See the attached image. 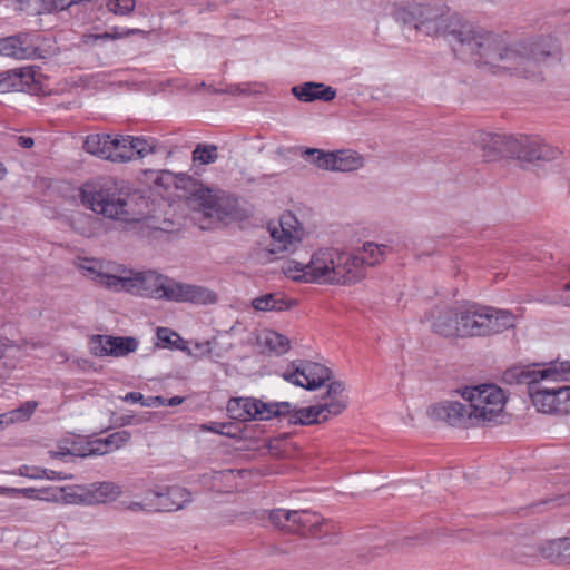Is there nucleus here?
<instances>
[{
    "label": "nucleus",
    "mask_w": 570,
    "mask_h": 570,
    "mask_svg": "<svg viewBox=\"0 0 570 570\" xmlns=\"http://www.w3.org/2000/svg\"><path fill=\"white\" fill-rule=\"evenodd\" d=\"M394 20L431 37H451L453 51L493 73L524 78L541 73L542 65L557 57L558 48L544 38L509 42L503 36L470 24H460L446 8L430 0H402L392 8Z\"/></svg>",
    "instance_id": "obj_1"
},
{
    "label": "nucleus",
    "mask_w": 570,
    "mask_h": 570,
    "mask_svg": "<svg viewBox=\"0 0 570 570\" xmlns=\"http://www.w3.org/2000/svg\"><path fill=\"white\" fill-rule=\"evenodd\" d=\"M361 262L357 254L334 247H322L307 262L287 259L282 272L295 282L350 286L361 282Z\"/></svg>",
    "instance_id": "obj_2"
},
{
    "label": "nucleus",
    "mask_w": 570,
    "mask_h": 570,
    "mask_svg": "<svg viewBox=\"0 0 570 570\" xmlns=\"http://www.w3.org/2000/svg\"><path fill=\"white\" fill-rule=\"evenodd\" d=\"M82 204L105 218L131 224L149 219L154 204L138 190H129L114 180L99 179L81 188Z\"/></svg>",
    "instance_id": "obj_3"
},
{
    "label": "nucleus",
    "mask_w": 570,
    "mask_h": 570,
    "mask_svg": "<svg viewBox=\"0 0 570 570\" xmlns=\"http://www.w3.org/2000/svg\"><path fill=\"white\" fill-rule=\"evenodd\" d=\"M130 294L154 299H166L178 303L214 304L217 295L212 289L177 282L156 271H132Z\"/></svg>",
    "instance_id": "obj_4"
},
{
    "label": "nucleus",
    "mask_w": 570,
    "mask_h": 570,
    "mask_svg": "<svg viewBox=\"0 0 570 570\" xmlns=\"http://www.w3.org/2000/svg\"><path fill=\"white\" fill-rule=\"evenodd\" d=\"M504 381L509 384H525L532 404L539 412L556 414L554 387H537L544 381H570V362L551 363L547 367L538 365H519L505 371Z\"/></svg>",
    "instance_id": "obj_5"
},
{
    "label": "nucleus",
    "mask_w": 570,
    "mask_h": 570,
    "mask_svg": "<svg viewBox=\"0 0 570 570\" xmlns=\"http://www.w3.org/2000/svg\"><path fill=\"white\" fill-rule=\"evenodd\" d=\"M509 309L468 303L461 306V337H488L513 328L518 321Z\"/></svg>",
    "instance_id": "obj_6"
},
{
    "label": "nucleus",
    "mask_w": 570,
    "mask_h": 570,
    "mask_svg": "<svg viewBox=\"0 0 570 570\" xmlns=\"http://www.w3.org/2000/svg\"><path fill=\"white\" fill-rule=\"evenodd\" d=\"M461 394L469 404L474 426L494 422L503 413L505 395L502 389L497 385L469 386Z\"/></svg>",
    "instance_id": "obj_7"
},
{
    "label": "nucleus",
    "mask_w": 570,
    "mask_h": 570,
    "mask_svg": "<svg viewBox=\"0 0 570 570\" xmlns=\"http://www.w3.org/2000/svg\"><path fill=\"white\" fill-rule=\"evenodd\" d=\"M267 230L272 239L269 244L272 254H295L307 236L303 224L291 212L268 223Z\"/></svg>",
    "instance_id": "obj_8"
},
{
    "label": "nucleus",
    "mask_w": 570,
    "mask_h": 570,
    "mask_svg": "<svg viewBox=\"0 0 570 570\" xmlns=\"http://www.w3.org/2000/svg\"><path fill=\"white\" fill-rule=\"evenodd\" d=\"M229 416L242 422L266 421L291 412L289 402H263L255 397H235L227 404Z\"/></svg>",
    "instance_id": "obj_9"
},
{
    "label": "nucleus",
    "mask_w": 570,
    "mask_h": 570,
    "mask_svg": "<svg viewBox=\"0 0 570 570\" xmlns=\"http://www.w3.org/2000/svg\"><path fill=\"white\" fill-rule=\"evenodd\" d=\"M304 157L318 168L333 171H355L364 166L363 156L351 149L327 153L320 149H306Z\"/></svg>",
    "instance_id": "obj_10"
},
{
    "label": "nucleus",
    "mask_w": 570,
    "mask_h": 570,
    "mask_svg": "<svg viewBox=\"0 0 570 570\" xmlns=\"http://www.w3.org/2000/svg\"><path fill=\"white\" fill-rule=\"evenodd\" d=\"M510 158L533 163L550 161L560 156V150L538 136L512 135Z\"/></svg>",
    "instance_id": "obj_11"
},
{
    "label": "nucleus",
    "mask_w": 570,
    "mask_h": 570,
    "mask_svg": "<svg viewBox=\"0 0 570 570\" xmlns=\"http://www.w3.org/2000/svg\"><path fill=\"white\" fill-rule=\"evenodd\" d=\"M191 205L205 216L224 220L234 217L237 210L236 200L226 195H218L208 188H199L190 198Z\"/></svg>",
    "instance_id": "obj_12"
},
{
    "label": "nucleus",
    "mask_w": 570,
    "mask_h": 570,
    "mask_svg": "<svg viewBox=\"0 0 570 570\" xmlns=\"http://www.w3.org/2000/svg\"><path fill=\"white\" fill-rule=\"evenodd\" d=\"M158 150V144L153 138L134 136H115L111 138L110 157L111 161H129L136 156L145 157Z\"/></svg>",
    "instance_id": "obj_13"
},
{
    "label": "nucleus",
    "mask_w": 570,
    "mask_h": 570,
    "mask_svg": "<svg viewBox=\"0 0 570 570\" xmlns=\"http://www.w3.org/2000/svg\"><path fill=\"white\" fill-rule=\"evenodd\" d=\"M430 419L443 422L450 426L469 429L474 426L469 404L445 400L431 405L428 410Z\"/></svg>",
    "instance_id": "obj_14"
},
{
    "label": "nucleus",
    "mask_w": 570,
    "mask_h": 570,
    "mask_svg": "<svg viewBox=\"0 0 570 570\" xmlns=\"http://www.w3.org/2000/svg\"><path fill=\"white\" fill-rule=\"evenodd\" d=\"M331 371L314 362H305L297 366L292 365L283 373L284 380L306 390H316L330 380Z\"/></svg>",
    "instance_id": "obj_15"
},
{
    "label": "nucleus",
    "mask_w": 570,
    "mask_h": 570,
    "mask_svg": "<svg viewBox=\"0 0 570 570\" xmlns=\"http://www.w3.org/2000/svg\"><path fill=\"white\" fill-rule=\"evenodd\" d=\"M291 533L324 537L335 530V523L312 510H293Z\"/></svg>",
    "instance_id": "obj_16"
},
{
    "label": "nucleus",
    "mask_w": 570,
    "mask_h": 570,
    "mask_svg": "<svg viewBox=\"0 0 570 570\" xmlns=\"http://www.w3.org/2000/svg\"><path fill=\"white\" fill-rule=\"evenodd\" d=\"M512 135L478 131L473 144L482 151L485 161H494L502 157L510 158Z\"/></svg>",
    "instance_id": "obj_17"
},
{
    "label": "nucleus",
    "mask_w": 570,
    "mask_h": 570,
    "mask_svg": "<svg viewBox=\"0 0 570 570\" xmlns=\"http://www.w3.org/2000/svg\"><path fill=\"white\" fill-rule=\"evenodd\" d=\"M343 412L342 403H320L317 405L294 409L291 405V412L282 416H287L288 422L292 424L309 425L325 422L330 416L338 415Z\"/></svg>",
    "instance_id": "obj_18"
},
{
    "label": "nucleus",
    "mask_w": 570,
    "mask_h": 570,
    "mask_svg": "<svg viewBox=\"0 0 570 570\" xmlns=\"http://www.w3.org/2000/svg\"><path fill=\"white\" fill-rule=\"evenodd\" d=\"M138 347V341L134 337H115L96 335L90 341V351L94 355L122 357L132 353Z\"/></svg>",
    "instance_id": "obj_19"
},
{
    "label": "nucleus",
    "mask_w": 570,
    "mask_h": 570,
    "mask_svg": "<svg viewBox=\"0 0 570 570\" xmlns=\"http://www.w3.org/2000/svg\"><path fill=\"white\" fill-rule=\"evenodd\" d=\"M37 55L38 47L31 33H19L0 39V56L24 60L36 58Z\"/></svg>",
    "instance_id": "obj_20"
},
{
    "label": "nucleus",
    "mask_w": 570,
    "mask_h": 570,
    "mask_svg": "<svg viewBox=\"0 0 570 570\" xmlns=\"http://www.w3.org/2000/svg\"><path fill=\"white\" fill-rule=\"evenodd\" d=\"M132 271L122 265L108 264L106 269L98 272L97 282L102 286L114 291L130 292Z\"/></svg>",
    "instance_id": "obj_21"
},
{
    "label": "nucleus",
    "mask_w": 570,
    "mask_h": 570,
    "mask_svg": "<svg viewBox=\"0 0 570 570\" xmlns=\"http://www.w3.org/2000/svg\"><path fill=\"white\" fill-rule=\"evenodd\" d=\"M461 306L439 311L433 315L431 327L434 333L444 337H461Z\"/></svg>",
    "instance_id": "obj_22"
},
{
    "label": "nucleus",
    "mask_w": 570,
    "mask_h": 570,
    "mask_svg": "<svg viewBox=\"0 0 570 570\" xmlns=\"http://www.w3.org/2000/svg\"><path fill=\"white\" fill-rule=\"evenodd\" d=\"M392 252L393 248L389 244L365 242L362 247L355 252L357 259L361 262V281L366 276V266H375L383 263L386 256Z\"/></svg>",
    "instance_id": "obj_23"
},
{
    "label": "nucleus",
    "mask_w": 570,
    "mask_h": 570,
    "mask_svg": "<svg viewBox=\"0 0 570 570\" xmlns=\"http://www.w3.org/2000/svg\"><path fill=\"white\" fill-rule=\"evenodd\" d=\"M158 501L155 503L158 510L176 511L183 509L186 503L190 501V492L180 487H171L165 491L150 492Z\"/></svg>",
    "instance_id": "obj_24"
},
{
    "label": "nucleus",
    "mask_w": 570,
    "mask_h": 570,
    "mask_svg": "<svg viewBox=\"0 0 570 570\" xmlns=\"http://www.w3.org/2000/svg\"><path fill=\"white\" fill-rule=\"evenodd\" d=\"M292 94L301 101L311 102L314 100L331 101L335 98L336 91L322 82H304L292 88Z\"/></svg>",
    "instance_id": "obj_25"
},
{
    "label": "nucleus",
    "mask_w": 570,
    "mask_h": 570,
    "mask_svg": "<svg viewBox=\"0 0 570 570\" xmlns=\"http://www.w3.org/2000/svg\"><path fill=\"white\" fill-rule=\"evenodd\" d=\"M295 301L287 298L283 293H268L252 299V307L256 312H284L292 308Z\"/></svg>",
    "instance_id": "obj_26"
},
{
    "label": "nucleus",
    "mask_w": 570,
    "mask_h": 570,
    "mask_svg": "<svg viewBox=\"0 0 570 570\" xmlns=\"http://www.w3.org/2000/svg\"><path fill=\"white\" fill-rule=\"evenodd\" d=\"M131 438L129 431L122 430L109 434L104 439L91 440L89 452L104 455L126 445Z\"/></svg>",
    "instance_id": "obj_27"
},
{
    "label": "nucleus",
    "mask_w": 570,
    "mask_h": 570,
    "mask_svg": "<svg viewBox=\"0 0 570 570\" xmlns=\"http://www.w3.org/2000/svg\"><path fill=\"white\" fill-rule=\"evenodd\" d=\"M258 345L264 348V351L274 353L276 355L285 354L289 347V340L273 330H264L257 337Z\"/></svg>",
    "instance_id": "obj_28"
},
{
    "label": "nucleus",
    "mask_w": 570,
    "mask_h": 570,
    "mask_svg": "<svg viewBox=\"0 0 570 570\" xmlns=\"http://www.w3.org/2000/svg\"><path fill=\"white\" fill-rule=\"evenodd\" d=\"M22 356L20 346L0 337V377L16 368Z\"/></svg>",
    "instance_id": "obj_29"
},
{
    "label": "nucleus",
    "mask_w": 570,
    "mask_h": 570,
    "mask_svg": "<svg viewBox=\"0 0 570 570\" xmlns=\"http://www.w3.org/2000/svg\"><path fill=\"white\" fill-rule=\"evenodd\" d=\"M541 556L550 562H559L570 556V538L550 540L540 546Z\"/></svg>",
    "instance_id": "obj_30"
},
{
    "label": "nucleus",
    "mask_w": 570,
    "mask_h": 570,
    "mask_svg": "<svg viewBox=\"0 0 570 570\" xmlns=\"http://www.w3.org/2000/svg\"><path fill=\"white\" fill-rule=\"evenodd\" d=\"M111 138L110 135H100V134H94L89 135L85 142L83 148L89 154H92L95 156H98L104 159H108L110 157V146H111Z\"/></svg>",
    "instance_id": "obj_31"
},
{
    "label": "nucleus",
    "mask_w": 570,
    "mask_h": 570,
    "mask_svg": "<svg viewBox=\"0 0 570 570\" xmlns=\"http://www.w3.org/2000/svg\"><path fill=\"white\" fill-rule=\"evenodd\" d=\"M60 497L55 495L52 501H61L66 504L92 505V499L88 493V488L66 487L60 489Z\"/></svg>",
    "instance_id": "obj_32"
},
{
    "label": "nucleus",
    "mask_w": 570,
    "mask_h": 570,
    "mask_svg": "<svg viewBox=\"0 0 570 570\" xmlns=\"http://www.w3.org/2000/svg\"><path fill=\"white\" fill-rule=\"evenodd\" d=\"M18 79L20 80L17 91H26L31 95H40L42 92L41 82L39 80L40 73L32 68L14 69Z\"/></svg>",
    "instance_id": "obj_33"
},
{
    "label": "nucleus",
    "mask_w": 570,
    "mask_h": 570,
    "mask_svg": "<svg viewBox=\"0 0 570 570\" xmlns=\"http://www.w3.org/2000/svg\"><path fill=\"white\" fill-rule=\"evenodd\" d=\"M92 504L114 500L120 494V488L112 482L94 483L88 488Z\"/></svg>",
    "instance_id": "obj_34"
},
{
    "label": "nucleus",
    "mask_w": 570,
    "mask_h": 570,
    "mask_svg": "<svg viewBox=\"0 0 570 570\" xmlns=\"http://www.w3.org/2000/svg\"><path fill=\"white\" fill-rule=\"evenodd\" d=\"M37 406L38 403L36 401H27L19 407L4 414L2 417H4L7 423L22 422L32 415Z\"/></svg>",
    "instance_id": "obj_35"
},
{
    "label": "nucleus",
    "mask_w": 570,
    "mask_h": 570,
    "mask_svg": "<svg viewBox=\"0 0 570 570\" xmlns=\"http://www.w3.org/2000/svg\"><path fill=\"white\" fill-rule=\"evenodd\" d=\"M293 510L286 509H274L268 511V520L273 524V527L291 533V522Z\"/></svg>",
    "instance_id": "obj_36"
},
{
    "label": "nucleus",
    "mask_w": 570,
    "mask_h": 570,
    "mask_svg": "<svg viewBox=\"0 0 570 570\" xmlns=\"http://www.w3.org/2000/svg\"><path fill=\"white\" fill-rule=\"evenodd\" d=\"M218 153L215 145L198 144L193 151V160L202 165H209L217 160Z\"/></svg>",
    "instance_id": "obj_37"
},
{
    "label": "nucleus",
    "mask_w": 570,
    "mask_h": 570,
    "mask_svg": "<svg viewBox=\"0 0 570 570\" xmlns=\"http://www.w3.org/2000/svg\"><path fill=\"white\" fill-rule=\"evenodd\" d=\"M157 345L160 344L161 347L175 346L176 348L179 350H186L185 346L179 345V343L184 344V341L180 338V336L176 332L167 327L157 328Z\"/></svg>",
    "instance_id": "obj_38"
},
{
    "label": "nucleus",
    "mask_w": 570,
    "mask_h": 570,
    "mask_svg": "<svg viewBox=\"0 0 570 570\" xmlns=\"http://www.w3.org/2000/svg\"><path fill=\"white\" fill-rule=\"evenodd\" d=\"M556 414H570V386L554 387Z\"/></svg>",
    "instance_id": "obj_39"
},
{
    "label": "nucleus",
    "mask_w": 570,
    "mask_h": 570,
    "mask_svg": "<svg viewBox=\"0 0 570 570\" xmlns=\"http://www.w3.org/2000/svg\"><path fill=\"white\" fill-rule=\"evenodd\" d=\"M91 444V440L85 443L81 442H71V449H66V452H52L51 458H65V456H91L96 455L95 453L89 452Z\"/></svg>",
    "instance_id": "obj_40"
},
{
    "label": "nucleus",
    "mask_w": 570,
    "mask_h": 570,
    "mask_svg": "<svg viewBox=\"0 0 570 570\" xmlns=\"http://www.w3.org/2000/svg\"><path fill=\"white\" fill-rule=\"evenodd\" d=\"M345 391V386L342 382L335 381L328 385V390L326 395L323 397V403H342L343 411L347 405V401L344 397L343 393Z\"/></svg>",
    "instance_id": "obj_41"
},
{
    "label": "nucleus",
    "mask_w": 570,
    "mask_h": 570,
    "mask_svg": "<svg viewBox=\"0 0 570 570\" xmlns=\"http://www.w3.org/2000/svg\"><path fill=\"white\" fill-rule=\"evenodd\" d=\"M107 9L114 14L127 16L135 10V0H107Z\"/></svg>",
    "instance_id": "obj_42"
},
{
    "label": "nucleus",
    "mask_w": 570,
    "mask_h": 570,
    "mask_svg": "<svg viewBox=\"0 0 570 570\" xmlns=\"http://www.w3.org/2000/svg\"><path fill=\"white\" fill-rule=\"evenodd\" d=\"M16 70H8L0 73V92L17 91L19 82Z\"/></svg>",
    "instance_id": "obj_43"
},
{
    "label": "nucleus",
    "mask_w": 570,
    "mask_h": 570,
    "mask_svg": "<svg viewBox=\"0 0 570 570\" xmlns=\"http://www.w3.org/2000/svg\"><path fill=\"white\" fill-rule=\"evenodd\" d=\"M214 344V341L195 342L188 354L195 357L212 356Z\"/></svg>",
    "instance_id": "obj_44"
},
{
    "label": "nucleus",
    "mask_w": 570,
    "mask_h": 570,
    "mask_svg": "<svg viewBox=\"0 0 570 570\" xmlns=\"http://www.w3.org/2000/svg\"><path fill=\"white\" fill-rule=\"evenodd\" d=\"M19 494H21L26 498L50 500L49 498H43V497L37 495L36 490L32 488L18 489V488L0 487V495L16 497Z\"/></svg>",
    "instance_id": "obj_45"
},
{
    "label": "nucleus",
    "mask_w": 570,
    "mask_h": 570,
    "mask_svg": "<svg viewBox=\"0 0 570 570\" xmlns=\"http://www.w3.org/2000/svg\"><path fill=\"white\" fill-rule=\"evenodd\" d=\"M79 267L87 273L88 276L91 278H95L97 281V274L98 272H102V266L99 264V262L85 258L80 264Z\"/></svg>",
    "instance_id": "obj_46"
},
{
    "label": "nucleus",
    "mask_w": 570,
    "mask_h": 570,
    "mask_svg": "<svg viewBox=\"0 0 570 570\" xmlns=\"http://www.w3.org/2000/svg\"><path fill=\"white\" fill-rule=\"evenodd\" d=\"M110 32L112 35V39L114 40L127 38V37H130L132 35H140V33L142 35V33H145L140 29H119L117 27L112 28V30Z\"/></svg>",
    "instance_id": "obj_47"
},
{
    "label": "nucleus",
    "mask_w": 570,
    "mask_h": 570,
    "mask_svg": "<svg viewBox=\"0 0 570 570\" xmlns=\"http://www.w3.org/2000/svg\"><path fill=\"white\" fill-rule=\"evenodd\" d=\"M37 471L41 472L43 478H46L48 480H67V479L71 478L62 472H56L53 470L37 469Z\"/></svg>",
    "instance_id": "obj_48"
},
{
    "label": "nucleus",
    "mask_w": 570,
    "mask_h": 570,
    "mask_svg": "<svg viewBox=\"0 0 570 570\" xmlns=\"http://www.w3.org/2000/svg\"><path fill=\"white\" fill-rule=\"evenodd\" d=\"M98 40H114L112 39V35L110 31H107V32H104V33H99V35H96V33H92V35H88L85 37V42L87 45H96V42Z\"/></svg>",
    "instance_id": "obj_49"
},
{
    "label": "nucleus",
    "mask_w": 570,
    "mask_h": 570,
    "mask_svg": "<svg viewBox=\"0 0 570 570\" xmlns=\"http://www.w3.org/2000/svg\"><path fill=\"white\" fill-rule=\"evenodd\" d=\"M38 468H30L28 465H22L19 468V474L22 476H27L30 479H43L41 472L37 471Z\"/></svg>",
    "instance_id": "obj_50"
},
{
    "label": "nucleus",
    "mask_w": 570,
    "mask_h": 570,
    "mask_svg": "<svg viewBox=\"0 0 570 570\" xmlns=\"http://www.w3.org/2000/svg\"><path fill=\"white\" fill-rule=\"evenodd\" d=\"M166 399L163 396H148L144 397L142 406L153 407V406H165Z\"/></svg>",
    "instance_id": "obj_51"
},
{
    "label": "nucleus",
    "mask_w": 570,
    "mask_h": 570,
    "mask_svg": "<svg viewBox=\"0 0 570 570\" xmlns=\"http://www.w3.org/2000/svg\"><path fill=\"white\" fill-rule=\"evenodd\" d=\"M144 397L145 396L139 392H129L122 397V400L125 402L140 403L142 405Z\"/></svg>",
    "instance_id": "obj_52"
},
{
    "label": "nucleus",
    "mask_w": 570,
    "mask_h": 570,
    "mask_svg": "<svg viewBox=\"0 0 570 570\" xmlns=\"http://www.w3.org/2000/svg\"><path fill=\"white\" fill-rule=\"evenodd\" d=\"M19 145L23 148H30L33 146V139L30 137L20 136L18 137Z\"/></svg>",
    "instance_id": "obj_53"
},
{
    "label": "nucleus",
    "mask_w": 570,
    "mask_h": 570,
    "mask_svg": "<svg viewBox=\"0 0 570 570\" xmlns=\"http://www.w3.org/2000/svg\"><path fill=\"white\" fill-rule=\"evenodd\" d=\"M183 401H184V397H181V396H174V397H171L169 400H166V405H168V406H176V405L181 404Z\"/></svg>",
    "instance_id": "obj_54"
},
{
    "label": "nucleus",
    "mask_w": 570,
    "mask_h": 570,
    "mask_svg": "<svg viewBox=\"0 0 570 570\" xmlns=\"http://www.w3.org/2000/svg\"><path fill=\"white\" fill-rule=\"evenodd\" d=\"M7 175V168L6 166L0 161V180L4 179Z\"/></svg>",
    "instance_id": "obj_55"
},
{
    "label": "nucleus",
    "mask_w": 570,
    "mask_h": 570,
    "mask_svg": "<svg viewBox=\"0 0 570 570\" xmlns=\"http://www.w3.org/2000/svg\"><path fill=\"white\" fill-rule=\"evenodd\" d=\"M129 509H131V510H134V511H137V510L142 509V505H141L140 503H138V502H134V503L129 507Z\"/></svg>",
    "instance_id": "obj_56"
},
{
    "label": "nucleus",
    "mask_w": 570,
    "mask_h": 570,
    "mask_svg": "<svg viewBox=\"0 0 570 570\" xmlns=\"http://www.w3.org/2000/svg\"><path fill=\"white\" fill-rule=\"evenodd\" d=\"M66 449H71V446L59 445L56 452H66ZM52 452L53 451H49V454L51 455Z\"/></svg>",
    "instance_id": "obj_57"
},
{
    "label": "nucleus",
    "mask_w": 570,
    "mask_h": 570,
    "mask_svg": "<svg viewBox=\"0 0 570 570\" xmlns=\"http://www.w3.org/2000/svg\"><path fill=\"white\" fill-rule=\"evenodd\" d=\"M203 430L205 431H212V432H218L217 429L213 428V426H207V425H203Z\"/></svg>",
    "instance_id": "obj_58"
},
{
    "label": "nucleus",
    "mask_w": 570,
    "mask_h": 570,
    "mask_svg": "<svg viewBox=\"0 0 570 570\" xmlns=\"http://www.w3.org/2000/svg\"><path fill=\"white\" fill-rule=\"evenodd\" d=\"M563 289H564L566 292H569V291H570V282H569V283H567V284H564Z\"/></svg>",
    "instance_id": "obj_59"
},
{
    "label": "nucleus",
    "mask_w": 570,
    "mask_h": 570,
    "mask_svg": "<svg viewBox=\"0 0 570 570\" xmlns=\"http://www.w3.org/2000/svg\"><path fill=\"white\" fill-rule=\"evenodd\" d=\"M533 151H534V154H541L542 153V148L541 147L540 148H535V149H533Z\"/></svg>",
    "instance_id": "obj_60"
},
{
    "label": "nucleus",
    "mask_w": 570,
    "mask_h": 570,
    "mask_svg": "<svg viewBox=\"0 0 570 570\" xmlns=\"http://www.w3.org/2000/svg\"><path fill=\"white\" fill-rule=\"evenodd\" d=\"M200 87H202V88H205V87H206V83H205V82H202V83H200Z\"/></svg>",
    "instance_id": "obj_61"
},
{
    "label": "nucleus",
    "mask_w": 570,
    "mask_h": 570,
    "mask_svg": "<svg viewBox=\"0 0 570 570\" xmlns=\"http://www.w3.org/2000/svg\"><path fill=\"white\" fill-rule=\"evenodd\" d=\"M3 422V420L0 417V424Z\"/></svg>",
    "instance_id": "obj_62"
}]
</instances>
